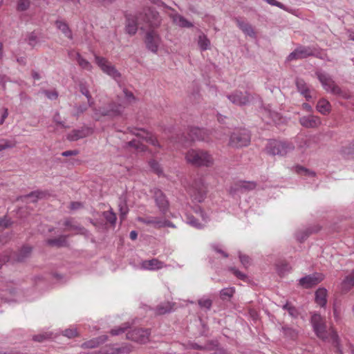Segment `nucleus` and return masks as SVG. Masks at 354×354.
<instances>
[{
	"label": "nucleus",
	"instance_id": "obj_1",
	"mask_svg": "<svg viewBox=\"0 0 354 354\" xmlns=\"http://www.w3.org/2000/svg\"><path fill=\"white\" fill-rule=\"evenodd\" d=\"M310 321L313 330L317 336L324 341L331 342L336 348L337 351L342 353L339 344V337L337 333L333 330H331L330 332L327 331L325 319L319 314L314 313L311 316Z\"/></svg>",
	"mask_w": 354,
	"mask_h": 354
},
{
	"label": "nucleus",
	"instance_id": "obj_2",
	"mask_svg": "<svg viewBox=\"0 0 354 354\" xmlns=\"http://www.w3.org/2000/svg\"><path fill=\"white\" fill-rule=\"evenodd\" d=\"M295 149L294 143L288 140H270L265 150L270 156H285Z\"/></svg>",
	"mask_w": 354,
	"mask_h": 354
},
{
	"label": "nucleus",
	"instance_id": "obj_3",
	"mask_svg": "<svg viewBox=\"0 0 354 354\" xmlns=\"http://www.w3.org/2000/svg\"><path fill=\"white\" fill-rule=\"evenodd\" d=\"M125 106L120 102H111L105 106L94 108L93 118L98 120L101 116H106L110 118H115L122 115Z\"/></svg>",
	"mask_w": 354,
	"mask_h": 354
},
{
	"label": "nucleus",
	"instance_id": "obj_4",
	"mask_svg": "<svg viewBox=\"0 0 354 354\" xmlns=\"http://www.w3.org/2000/svg\"><path fill=\"white\" fill-rule=\"evenodd\" d=\"M185 159L187 162L198 167H210L214 163L212 156L203 150H189L185 155Z\"/></svg>",
	"mask_w": 354,
	"mask_h": 354
},
{
	"label": "nucleus",
	"instance_id": "obj_5",
	"mask_svg": "<svg viewBox=\"0 0 354 354\" xmlns=\"http://www.w3.org/2000/svg\"><path fill=\"white\" fill-rule=\"evenodd\" d=\"M138 15L140 22L145 24L149 29H156L160 25L161 18L159 13L151 8H144Z\"/></svg>",
	"mask_w": 354,
	"mask_h": 354
},
{
	"label": "nucleus",
	"instance_id": "obj_6",
	"mask_svg": "<svg viewBox=\"0 0 354 354\" xmlns=\"http://www.w3.org/2000/svg\"><path fill=\"white\" fill-rule=\"evenodd\" d=\"M207 185L203 179L198 178L194 179L187 188V192L193 201L201 203L207 194Z\"/></svg>",
	"mask_w": 354,
	"mask_h": 354
},
{
	"label": "nucleus",
	"instance_id": "obj_7",
	"mask_svg": "<svg viewBox=\"0 0 354 354\" xmlns=\"http://www.w3.org/2000/svg\"><path fill=\"white\" fill-rule=\"evenodd\" d=\"M251 140L250 133L245 129H236L230 136L229 145L234 148L247 147Z\"/></svg>",
	"mask_w": 354,
	"mask_h": 354
},
{
	"label": "nucleus",
	"instance_id": "obj_8",
	"mask_svg": "<svg viewBox=\"0 0 354 354\" xmlns=\"http://www.w3.org/2000/svg\"><path fill=\"white\" fill-rule=\"evenodd\" d=\"M316 74L326 91L344 98L347 97L346 94L335 83L328 74L322 72H317Z\"/></svg>",
	"mask_w": 354,
	"mask_h": 354
},
{
	"label": "nucleus",
	"instance_id": "obj_9",
	"mask_svg": "<svg viewBox=\"0 0 354 354\" xmlns=\"http://www.w3.org/2000/svg\"><path fill=\"white\" fill-rule=\"evenodd\" d=\"M162 39L160 35L155 29H149L145 32V44L146 48L151 53L156 54Z\"/></svg>",
	"mask_w": 354,
	"mask_h": 354
},
{
	"label": "nucleus",
	"instance_id": "obj_10",
	"mask_svg": "<svg viewBox=\"0 0 354 354\" xmlns=\"http://www.w3.org/2000/svg\"><path fill=\"white\" fill-rule=\"evenodd\" d=\"M227 99L237 106H245L253 100V95L246 91L235 90L232 93L227 95Z\"/></svg>",
	"mask_w": 354,
	"mask_h": 354
},
{
	"label": "nucleus",
	"instance_id": "obj_11",
	"mask_svg": "<svg viewBox=\"0 0 354 354\" xmlns=\"http://www.w3.org/2000/svg\"><path fill=\"white\" fill-rule=\"evenodd\" d=\"M153 198L159 212L162 215H166L169 210V202L166 195L159 189L153 190Z\"/></svg>",
	"mask_w": 354,
	"mask_h": 354
},
{
	"label": "nucleus",
	"instance_id": "obj_12",
	"mask_svg": "<svg viewBox=\"0 0 354 354\" xmlns=\"http://www.w3.org/2000/svg\"><path fill=\"white\" fill-rule=\"evenodd\" d=\"M149 329L135 328L127 333V338L140 344H145L149 341Z\"/></svg>",
	"mask_w": 354,
	"mask_h": 354
},
{
	"label": "nucleus",
	"instance_id": "obj_13",
	"mask_svg": "<svg viewBox=\"0 0 354 354\" xmlns=\"http://www.w3.org/2000/svg\"><path fill=\"white\" fill-rule=\"evenodd\" d=\"M95 62L102 71L115 80L120 77V73L105 58L95 56Z\"/></svg>",
	"mask_w": 354,
	"mask_h": 354
},
{
	"label": "nucleus",
	"instance_id": "obj_14",
	"mask_svg": "<svg viewBox=\"0 0 354 354\" xmlns=\"http://www.w3.org/2000/svg\"><path fill=\"white\" fill-rule=\"evenodd\" d=\"M314 55L315 52L313 48L310 46H299L289 54L287 57V60L290 62L292 60L304 59Z\"/></svg>",
	"mask_w": 354,
	"mask_h": 354
},
{
	"label": "nucleus",
	"instance_id": "obj_15",
	"mask_svg": "<svg viewBox=\"0 0 354 354\" xmlns=\"http://www.w3.org/2000/svg\"><path fill=\"white\" fill-rule=\"evenodd\" d=\"M257 184L254 181L239 180L232 185L229 189L230 195L234 196L239 192H244L252 190L256 188Z\"/></svg>",
	"mask_w": 354,
	"mask_h": 354
},
{
	"label": "nucleus",
	"instance_id": "obj_16",
	"mask_svg": "<svg viewBox=\"0 0 354 354\" xmlns=\"http://www.w3.org/2000/svg\"><path fill=\"white\" fill-rule=\"evenodd\" d=\"M299 122L303 127L306 129H317L322 125L321 118L313 114L300 117Z\"/></svg>",
	"mask_w": 354,
	"mask_h": 354
},
{
	"label": "nucleus",
	"instance_id": "obj_17",
	"mask_svg": "<svg viewBox=\"0 0 354 354\" xmlns=\"http://www.w3.org/2000/svg\"><path fill=\"white\" fill-rule=\"evenodd\" d=\"M323 280L322 274L314 273L307 275L299 279V284L304 288H310Z\"/></svg>",
	"mask_w": 354,
	"mask_h": 354
},
{
	"label": "nucleus",
	"instance_id": "obj_18",
	"mask_svg": "<svg viewBox=\"0 0 354 354\" xmlns=\"http://www.w3.org/2000/svg\"><path fill=\"white\" fill-rule=\"evenodd\" d=\"M142 24L138 19V15H128L126 16V32L130 35H133L138 31V24Z\"/></svg>",
	"mask_w": 354,
	"mask_h": 354
},
{
	"label": "nucleus",
	"instance_id": "obj_19",
	"mask_svg": "<svg viewBox=\"0 0 354 354\" xmlns=\"http://www.w3.org/2000/svg\"><path fill=\"white\" fill-rule=\"evenodd\" d=\"M189 136L193 141H205L208 142L209 133L205 129L198 127H191L189 130Z\"/></svg>",
	"mask_w": 354,
	"mask_h": 354
},
{
	"label": "nucleus",
	"instance_id": "obj_20",
	"mask_svg": "<svg viewBox=\"0 0 354 354\" xmlns=\"http://www.w3.org/2000/svg\"><path fill=\"white\" fill-rule=\"evenodd\" d=\"M165 267H166V265L164 262L159 261L158 259L144 260L140 263V268L146 270H158Z\"/></svg>",
	"mask_w": 354,
	"mask_h": 354
},
{
	"label": "nucleus",
	"instance_id": "obj_21",
	"mask_svg": "<svg viewBox=\"0 0 354 354\" xmlns=\"http://www.w3.org/2000/svg\"><path fill=\"white\" fill-rule=\"evenodd\" d=\"M93 133V130L88 127H82L80 129H74L67 136V139L70 141H76L84 138Z\"/></svg>",
	"mask_w": 354,
	"mask_h": 354
},
{
	"label": "nucleus",
	"instance_id": "obj_22",
	"mask_svg": "<svg viewBox=\"0 0 354 354\" xmlns=\"http://www.w3.org/2000/svg\"><path fill=\"white\" fill-rule=\"evenodd\" d=\"M131 132L138 137H140L142 139L145 140L149 144L155 147H160V145H159L156 138L151 133L147 132L141 129H136L133 131H131Z\"/></svg>",
	"mask_w": 354,
	"mask_h": 354
},
{
	"label": "nucleus",
	"instance_id": "obj_23",
	"mask_svg": "<svg viewBox=\"0 0 354 354\" xmlns=\"http://www.w3.org/2000/svg\"><path fill=\"white\" fill-rule=\"evenodd\" d=\"M169 17L172 19L173 22L178 26L181 28H192L193 24L187 21L183 16L178 14L177 12L171 13Z\"/></svg>",
	"mask_w": 354,
	"mask_h": 354
},
{
	"label": "nucleus",
	"instance_id": "obj_24",
	"mask_svg": "<svg viewBox=\"0 0 354 354\" xmlns=\"http://www.w3.org/2000/svg\"><path fill=\"white\" fill-rule=\"evenodd\" d=\"M238 27L243 32V33L250 37H255L256 32L253 27L248 23L245 22L239 19H236Z\"/></svg>",
	"mask_w": 354,
	"mask_h": 354
},
{
	"label": "nucleus",
	"instance_id": "obj_25",
	"mask_svg": "<svg viewBox=\"0 0 354 354\" xmlns=\"http://www.w3.org/2000/svg\"><path fill=\"white\" fill-rule=\"evenodd\" d=\"M315 302L322 308L326 306L327 303V290L324 288H319L315 292Z\"/></svg>",
	"mask_w": 354,
	"mask_h": 354
},
{
	"label": "nucleus",
	"instance_id": "obj_26",
	"mask_svg": "<svg viewBox=\"0 0 354 354\" xmlns=\"http://www.w3.org/2000/svg\"><path fill=\"white\" fill-rule=\"evenodd\" d=\"M354 287V270L345 277L341 283L342 292H347Z\"/></svg>",
	"mask_w": 354,
	"mask_h": 354
},
{
	"label": "nucleus",
	"instance_id": "obj_27",
	"mask_svg": "<svg viewBox=\"0 0 354 354\" xmlns=\"http://www.w3.org/2000/svg\"><path fill=\"white\" fill-rule=\"evenodd\" d=\"M316 109L324 115H328L331 111L330 103L324 98L320 99L317 102Z\"/></svg>",
	"mask_w": 354,
	"mask_h": 354
},
{
	"label": "nucleus",
	"instance_id": "obj_28",
	"mask_svg": "<svg viewBox=\"0 0 354 354\" xmlns=\"http://www.w3.org/2000/svg\"><path fill=\"white\" fill-rule=\"evenodd\" d=\"M162 217H153V216H147V217H139L138 221H140L142 223L146 224V225H151L155 228L160 229L161 228V224H162Z\"/></svg>",
	"mask_w": 354,
	"mask_h": 354
},
{
	"label": "nucleus",
	"instance_id": "obj_29",
	"mask_svg": "<svg viewBox=\"0 0 354 354\" xmlns=\"http://www.w3.org/2000/svg\"><path fill=\"white\" fill-rule=\"evenodd\" d=\"M296 86L298 91L307 100L311 99L310 90L306 83L302 79H297Z\"/></svg>",
	"mask_w": 354,
	"mask_h": 354
},
{
	"label": "nucleus",
	"instance_id": "obj_30",
	"mask_svg": "<svg viewBox=\"0 0 354 354\" xmlns=\"http://www.w3.org/2000/svg\"><path fill=\"white\" fill-rule=\"evenodd\" d=\"M197 44L202 51L207 50L209 49L211 46V41L208 39L206 35L203 32H201L197 39Z\"/></svg>",
	"mask_w": 354,
	"mask_h": 354
},
{
	"label": "nucleus",
	"instance_id": "obj_31",
	"mask_svg": "<svg viewBox=\"0 0 354 354\" xmlns=\"http://www.w3.org/2000/svg\"><path fill=\"white\" fill-rule=\"evenodd\" d=\"M57 28L69 39H73L72 31L68 24L63 21L57 20L55 21Z\"/></svg>",
	"mask_w": 354,
	"mask_h": 354
},
{
	"label": "nucleus",
	"instance_id": "obj_32",
	"mask_svg": "<svg viewBox=\"0 0 354 354\" xmlns=\"http://www.w3.org/2000/svg\"><path fill=\"white\" fill-rule=\"evenodd\" d=\"M107 339L106 336H101L89 341L85 342L82 344V347L86 348H93L98 346L100 344L104 343Z\"/></svg>",
	"mask_w": 354,
	"mask_h": 354
},
{
	"label": "nucleus",
	"instance_id": "obj_33",
	"mask_svg": "<svg viewBox=\"0 0 354 354\" xmlns=\"http://www.w3.org/2000/svg\"><path fill=\"white\" fill-rule=\"evenodd\" d=\"M67 236L61 235L57 238L48 239L46 241V243L50 246L63 247L67 244Z\"/></svg>",
	"mask_w": 354,
	"mask_h": 354
},
{
	"label": "nucleus",
	"instance_id": "obj_34",
	"mask_svg": "<svg viewBox=\"0 0 354 354\" xmlns=\"http://www.w3.org/2000/svg\"><path fill=\"white\" fill-rule=\"evenodd\" d=\"M31 251L32 249L30 247L24 246L16 254L15 259L19 262L24 261L26 258H28L30 256Z\"/></svg>",
	"mask_w": 354,
	"mask_h": 354
},
{
	"label": "nucleus",
	"instance_id": "obj_35",
	"mask_svg": "<svg viewBox=\"0 0 354 354\" xmlns=\"http://www.w3.org/2000/svg\"><path fill=\"white\" fill-rule=\"evenodd\" d=\"M64 225L68 230H77L80 233L83 234L86 230L77 224L73 218H67L64 221Z\"/></svg>",
	"mask_w": 354,
	"mask_h": 354
},
{
	"label": "nucleus",
	"instance_id": "obj_36",
	"mask_svg": "<svg viewBox=\"0 0 354 354\" xmlns=\"http://www.w3.org/2000/svg\"><path fill=\"white\" fill-rule=\"evenodd\" d=\"M186 223L196 229H202L205 225L203 223L199 222L198 218L190 214L186 215Z\"/></svg>",
	"mask_w": 354,
	"mask_h": 354
},
{
	"label": "nucleus",
	"instance_id": "obj_37",
	"mask_svg": "<svg viewBox=\"0 0 354 354\" xmlns=\"http://www.w3.org/2000/svg\"><path fill=\"white\" fill-rule=\"evenodd\" d=\"M341 154L345 158H354V142L349 144L347 147H344L341 149Z\"/></svg>",
	"mask_w": 354,
	"mask_h": 354
},
{
	"label": "nucleus",
	"instance_id": "obj_38",
	"mask_svg": "<svg viewBox=\"0 0 354 354\" xmlns=\"http://www.w3.org/2000/svg\"><path fill=\"white\" fill-rule=\"evenodd\" d=\"M76 60L79 66L84 70L91 71L92 66L86 59H84L80 53H77Z\"/></svg>",
	"mask_w": 354,
	"mask_h": 354
},
{
	"label": "nucleus",
	"instance_id": "obj_39",
	"mask_svg": "<svg viewBox=\"0 0 354 354\" xmlns=\"http://www.w3.org/2000/svg\"><path fill=\"white\" fill-rule=\"evenodd\" d=\"M235 292L234 287H229L223 288L220 291V297L223 300L230 299Z\"/></svg>",
	"mask_w": 354,
	"mask_h": 354
},
{
	"label": "nucleus",
	"instance_id": "obj_40",
	"mask_svg": "<svg viewBox=\"0 0 354 354\" xmlns=\"http://www.w3.org/2000/svg\"><path fill=\"white\" fill-rule=\"evenodd\" d=\"M172 310V306L170 303H164L158 305L156 307V312L158 315H163L167 313L171 312Z\"/></svg>",
	"mask_w": 354,
	"mask_h": 354
},
{
	"label": "nucleus",
	"instance_id": "obj_41",
	"mask_svg": "<svg viewBox=\"0 0 354 354\" xmlns=\"http://www.w3.org/2000/svg\"><path fill=\"white\" fill-rule=\"evenodd\" d=\"M80 89L81 93L87 98L88 106H92L94 104V101L86 86L84 84H81Z\"/></svg>",
	"mask_w": 354,
	"mask_h": 354
},
{
	"label": "nucleus",
	"instance_id": "obj_42",
	"mask_svg": "<svg viewBox=\"0 0 354 354\" xmlns=\"http://www.w3.org/2000/svg\"><path fill=\"white\" fill-rule=\"evenodd\" d=\"M123 94L124 100L120 102L125 106L127 104H130L136 101V97H134L133 93L128 91L127 89H123Z\"/></svg>",
	"mask_w": 354,
	"mask_h": 354
},
{
	"label": "nucleus",
	"instance_id": "obj_43",
	"mask_svg": "<svg viewBox=\"0 0 354 354\" xmlns=\"http://www.w3.org/2000/svg\"><path fill=\"white\" fill-rule=\"evenodd\" d=\"M149 165L152 171L158 175L159 176L163 174V171L161 165L154 160H151L149 162Z\"/></svg>",
	"mask_w": 354,
	"mask_h": 354
},
{
	"label": "nucleus",
	"instance_id": "obj_44",
	"mask_svg": "<svg viewBox=\"0 0 354 354\" xmlns=\"http://www.w3.org/2000/svg\"><path fill=\"white\" fill-rule=\"evenodd\" d=\"M103 216L104 218L106 220V221H108L109 223L111 224L115 223L117 218L115 214L113 212L112 209H111L109 211L104 212Z\"/></svg>",
	"mask_w": 354,
	"mask_h": 354
},
{
	"label": "nucleus",
	"instance_id": "obj_45",
	"mask_svg": "<svg viewBox=\"0 0 354 354\" xmlns=\"http://www.w3.org/2000/svg\"><path fill=\"white\" fill-rule=\"evenodd\" d=\"M128 145L131 147H133L138 151H145L146 150V146L140 142L138 140H133L128 142Z\"/></svg>",
	"mask_w": 354,
	"mask_h": 354
},
{
	"label": "nucleus",
	"instance_id": "obj_46",
	"mask_svg": "<svg viewBox=\"0 0 354 354\" xmlns=\"http://www.w3.org/2000/svg\"><path fill=\"white\" fill-rule=\"evenodd\" d=\"M319 229L317 230H310L308 229L305 230L304 232H297L296 234L297 239L299 242H303L306 239L308 236V235L314 232H317Z\"/></svg>",
	"mask_w": 354,
	"mask_h": 354
},
{
	"label": "nucleus",
	"instance_id": "obj_47",
	"mask_svg": "<svg viewBox=\"0 0 354 354\" xmlns=\"http://www.w3.org/2000/svg\"><path fill=\"white\" fill-rule=\"evenodd\" d=\"M44 194L40 191H35L25 196L26 198H30L32 202H36L39 198H43Z\"/></svg>",
	"mask_w": 354,
	"mask_h": 354
},
{
	"label": "nucleus",
	"instance_id": "obj_48",
	"mask_svg": "<svg viewBox=\"0 0 354 354\" xmlns=\"http://www.w3.org/2000/svg\"><path fill=\"white\" fill-rule=\"evenodd\" d=\"M30 5V1L29 0H18L17 10L18 11H25L27 10Z\"/></svg>",
	"mask_w": 354,
	"mask_h": 354
},
{
	"label": "nucleus",
	"instance_id": "obj_49",
	"mask_svg": "<svg viewBox=\"0 0 354 354\" xmlns=\"http://www.w3.org/2000/svg\"><path fill=\"white\" fill-rule=\"evenodd\" d=\"M15 146V143L14 142L6 139H0V151L6 149L12 148Z\"/></svg>",
	"mask_w": 354,
	"mask_h": 354
},
{
	"label": "nucleus",
	"instance_id": "obj_50",
	"mask_svg": "<svg viewBox=\"0 0 354 354\" xmlns=\"http://www.w3.org/2000/svg\"><path fill=\"white\" fill-rule=\"evenodd\" d=\"M194 212L198 216L201 220L206 223L209 221V216L204 212V211L200 207H196L194 208Z\"/></svg>",
	"mask_w": 354,
	"mask_h": 354
},
{
	"label": "nucleus",
	"instance_id": "obj_51",
	"mask_svg": "<svg viewBox=\"0 0 354 354\" xmlns=\"http://www.w3.org/2000/svg\"><path fill=\"white\" fill-rule=\"evenodd\" d=\"M132 348L131 346L125 345L121 347L115 348L114 354H129L131 352Z\"/></svg>",
	"mask_w": 354,
	"mask_h": 354
},
{
	"label": "nucleus",
	"instance_id": "obj_52",
	"mask_svg": "<svg viewBox=\"0 0 354 354\" xmlns=\"http://www.w3.org/2000/svg\"><path fill=\"white\" fill-rule=\"evenodd\" d=\"M198 305L201 308H205L206 310H209L212 305V301L211 299L208 298H202L198 300Z\"/></svg>",
	"mask_w": 354,
	"mask_h": 354
},
{
	"label": "nucleus",
	"instance_id": "obj_53",
	"mask_svg": "<svg viewBox=\"0 0 354 354\" xmlns=\"http://www.w3.org/2000/svg\"><path fill=\"white\" fill-rule=\"evenodd\" d=\"M129 327V324L125 323L122 325V326H119L118 328L112 329L111 330V334L112 335H118L124 333Z\"/></svg>",
	"mask_w": 354,
	"mask_h": 354
},
{
	"label": "nucleus",
	"instance_id": "obj_54",
	"mask_svg": "<svg viewBox=\"0 0 354 354\" xmlns=\"http://www.w3.org/2000/svg\"><path fill=\"white\" fill-rule=\"evenodd\" d=\"M119 210L120 212V218L124 219L129 212L128 207L124 202H120L119 204Z\"/></svg>",
	"mask_w": 354,
	"mask_h": 354
},
{
	"label": "nucleus",
	"instance_id": "obj_55",
	"mask_svg": "<svg viewBox=\"0 0 354 354\" xmlns=\"http://www.w3.org/2000/svg\"><path fill=\"white\" fill-rule=\"evenodd\" d=\"M53 120L56 124L60 125L62 128H68V126L65 125V123L62 121L60 114L56 112L53 115Z\"/></svg>",
	"mask_w": 354,
	"mask_h": 354
},
{
	"label": "nucleus",
	"instance_id": "obj_56",
	"mask_svg": "<svg viewBox=\"0 0 354 354\" xmlns=\"http://www.w3.org/2000/svg\"><path fill=\"white\" fill-rule=\"evenodd\" d=\"M290 270V266L286 263H283L280 265H277V271L280 274H283L288 272Z\"/></svg>",
	"mask_w": 354,
	"mask_h": 354
},
{
	"label": "nucleus",
	"instance_id": "obj_57",
	"mask_svg": "<svg viewBox=\"0 0 354 354\" xmlns=\"http://www.w3.org/2000/svg\"><path fill=\"white\" fill-rule=\"evenodd\" d=\"M43 93L49 100H56L58 97V93L56 91L45 90Z\"/></svg>",
	"mask_w": 354,
	"mask_h": 354
},
{
	"label": "nucleus",
	"instance_id": "obj_58",
	"mask_svg": "<svg viewBox=\"0 0 354 354\" xmlns=\"http://www.w3.org/2000/svg\"><path fill=\"white\" fill-rule=\"evenodd\" d=\"M239 259H240L241 263H242V265L244 267L247 268L248 266H250V259L248 256L243 255V254H241V253H239Z\"/></svg>",
	"mask_w": 354,
	"mask_h": 354
},
{
	"label": "nucleus",
	"instance_id": "obj_59",
	"mask_svg": "<svg viewBox=\"0 0 354 354\" xmlns=\"http://www.w3.org/2000/svg\"><path fill=\"white\" fill-rule=\"evenodd\" d=\"M263 1L271 6H277L282 10L286 9L285 5H283L282 3H281L277 0H263Z\"/></svg>",
	"mask_w": 354,
	"mask_h": 354
},
{
	"label": "nucleus",
	"instance_id": "obj_60",
	"mask_svg": "<svg viewBox=\"0 0 354 354\" xmlns=\"http://www.w3.org/2000/svg\"><path fill=\"white\" fill-rule=\"evenodd\" d=\"M63 335L69 338L73 337L77 335L75 328H68L63 332Z\"/></svg>",
	"mask_w": 354,
	"mask_h": 354
},
{
	"label": "nucleus",
	"instance_id": "obj_61",
	"mask_svg": "<svg viewBox=\"0 0 354 354\" xmlns=\"http://www.w3.org/2000/svg\"><path fill=\"white\" fill-rule=\"evenodd\" d=\"M230 270L237 278H239L241 280H245L247 278V276L245 274L240 272L236 268H231Z\"/></svg>",
	"mask_w": 354,
	"mask_h": 354
},
{
	"label": "nucleus",
	"instance_id": "obj_62",
	"mask_svg": "<svg viewBox=\"0 0 354 354\" xmlns=\"http://www.w3.org/2000/svg\"><path fill=\"white\" fill-rule=\"evenodd\" d=\"M297 171L299 173V174H302V173H304L305 175H308V176H310L312 177H314L315 174V172L313 171H309L308 169H305L304 167H297Z\"/></svg>",
	"mask_w": 354,
	"mask_h": 354
},
{
	"label": "nucleus",
	"instance_id": "obj_63",
	"mask_svg": "<svg viewBox=\"0 0 354 354\" xmlns=\"http://www.w3.org/2000/svg\"><path fill=\"white\" fill-rule=\"evenodd\" d=\"M165 227L176 228V226L175 224H174L170 221H169V220H167L166 218H162V224H161V228Z\"/></svg>",
	"mask_w": 354,
	"mask_h": 354
},
{
	"label": "nucleus",
	"instance_id": "obj_64",
	"mask_svg": "<svg viewBox=\"0 0 354 354\" xmlns=\"http://www.w3.org/2000/svg\"><path fill=\"white\" fill-rule=\"evenodd\" d=\"M28 44L34 46L35 44L37 43V36L35 35L34 32H31L28 37Z\"/></svg>",
	"mask_w": 354,
	"mask_h": 354
}]
</instances>
